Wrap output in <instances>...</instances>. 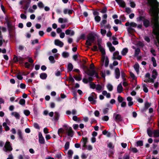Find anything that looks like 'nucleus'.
I'll return each mask as SVG.
<instances>
[{"label":"nucleus","instance_id":"obj_1","mask_svg":"<svg viewBox=\"0 0 159 159\" xmlns=\"http://www.w3.org/2000/svg\"><path fill=\"white\" fill-rule=\"evenodd\" d=\"M150 7L149 12L152 16V22L153 24V30H159L158 14L159 3L157 0H148Z\"/></svg>","mask_w":159,"mask_h":159},{"label":"nucleus","instance_id":"obj_2","mask_svg":"<svg viewBox=\"0 0 159 159\" xmlns=\"http://www.w3.org/2000/svg\"><path fill=\"white\" fill-rule=\"evenodd\" d=\"M94 66L93 64H92L90 65V69H88L87 71V74L90 76H94L97 78H98V75L95 70H93Z\"/></svg>","mask_w":159,"mask_h":159},{"label":"nucleus","instance_id":"obj_3","mask_svg":"<svg viewBox=\"0 0 159 159\" xmlns=\"http://www.w3.org/2000/svg\"><path fill=\"white\" fill-rule=\"evenodd\" d=\"M102 54V57L101 61V64L102 65L104 64L106 67L108 66L109 64V60L108 58L105 55V51L104 54Z\"/></svg>","mask_w":159,"mask_h":159},{"label":"nucleus","instance_id":"obj_4","mask_svg":"<svg viewBox=\"0 0 159 159\" xmlns=\"http://www.w3.org/2000/svg\"><path fill=\"white\" fill-rule=\"evenodd\" d=\"M12 148L10 142L7 141L3 148V150L5 152H11L12 150Z\"/></svg>","mask_w":159,"mask_h":159},{"label":"nucleus","instance_id":"obj_5","mask_svg":"<svg viewBox=\"0 0 159 159\" xmlns=\"http://www.w3.org/2000/svg\"><path fill=\"white\" fill-rule=\"evenodd\" d=\"M126 26H127V29L129 32L133 30V28H135L137 26V24L133 22L129 23L127 22L125 24Z\"/></svg>","mask_w":159,"mask_h":159},{"label":"nucleus","instance_id":"obj_6","mask_svg":"<svg viewBox=\"0 0 159 159\" xmlns=\"http://www.w3.org/2000/svg\"><path fill=\"white\" fill-rule=\"evenodd\" d=\"M63 127L65 130L66 131L68 135L72 137L73 136L74 133L72 128L66 125H64Z\"/></svg>","mask_w":159,"mask_h":159},{"label":"nucleus","instance_id":"obj_7","mask_svg":"<svg viewBox=\"0 0 159 159\" xmlns=\"http://www.w3.org/2000/svg\"><path fill=\"white\" fill-rule=\"evenodd\" d=\"M94 40V36L91 35L89 36L86 40V44L87 46H90L91 45L92 43Z\"/></svg>","mask_w":159,"mask_h":159},{"label":"nucleus","instance_id":"obj_8","mask_svg":"<svg viewBox=\"0 0 159 159\" xmlns=\"http://www.w3.org/2000/svg\"><path fill=\"white\" fill-rule=\"evenodd\" d=\"M113 118L116 122H119L122 120V118L121 116L116 113H114Z\"/></svg>","mask_w":159,"mask_h":159},{"label":"nucleus","instance_id":"obj_9","mask_svg":"<svg viewBox=\"0 0 159 159\" xmlns=\"http://www.w3.org/2000/svg\"><path fill=\"white\" fill-rule=\"evenodd\" d=\"M122 57L119 55V52L118 51H116L113 53L112 59L113 60L117 59L120 60L121 59Z\"/></svg>","mask_w":159,"mask_h":159},{"label":"nucleus","instance_id":"obj_10","mask_svg":"<svg viewBox=\"0 0 159 159\" xmlns=\"http://www.w3.org/2000/svg\"><path fill=\"white\" fill-rule=\"evenodd\" d=\"M98 45V48L100 50V51L102 53L104 54L105 53V50L104 48L102 46V40L98 39L97 41Z\"/></svg>","mask_w":159,"mask_h":159},{"label":"nucleus","instance_id":"obj_11","mask_svg":"<svg viewBox=\"0 0 159 159\" xmlns=\"http://www.w3.org/2000/svg\"><path fill=\"white\" fill-rule=\"evenodd\" d=\"M145 81L146 82L153 83L154 82L153 80L150 78V75L149 73L146 74L145 76Z\"/></svg>","mask_w":159,"mask_h":159},{"label":"nucleus","instance_id":"obj_12","mask_svg":"<svg viewBox=\"0 0 159 159\" xmlns=\"http://www.w3.org/2000/svg\"><path fill=\"white\" fill-rule=\"evenodd\" d=\"M104 86L101 85L99 84H97L96 86V89L98 93H100L102 90L104 89Z\"/></svg>","mask_w":159,"mask_h":159},{"label":"nucleus","instance_id":"obj_13","mask_svg":"<svg viewBox=\"0 0 159 159\" xmlns=\"http://www.w3.org/2000/svg\"><path fill=\"white\" fill-rule=\"evenodd\" d=\"M54 43L55 45L62 47L64 45L63 43L59 40L56 39L54 41Z\"/></svg>","mask_w":159,"mask_h":159},{"label":"nucleus","instance_id":"obj_14","mask_svg":"<svg viewBox=\"0 0 159 159\" xmlns=\"http://www.w3.org/2000/svg\"><path fill=\"white\" fill-rule=\"evenodd\" d=\"M65 33L66 35L72 36L74 35L75 32L73 30L68 29L65 31Z\"/></svg>","mask_w":159,"mask_h":159},{"label":"nucleus","instance_id":"obj_15","mask_svg":"<svg viewBox=\"0 0 159 159\" xmlns=\"http://www.w3.org/2000/svg\"><path fill=\"white\" fill-rule=\"evenodd\" d=\"M107 45L109 48V49L111 52H113L115 51V48L112 46L111 43L108 42L107 43Z\"/></svg>","mask_w":159,"mask_h":159},{"label":"nucleus","instance_id":"obj_16","mask_svg":"<svg viewBox=\"0 0 159 159\" xmlns=\"http://www.w3.org/2000/svg\"><path fill=\"white\" fill-rule=\"evenodd\" d=\"M116 2L121 7H125V4L124 2L122 0H116Z\"/></svg>","mask_w":159,"mask_h":159},{"label":"nucleus","instance_id":"obj_17","mask_svg":"<svg viewBox=\"0 0 159 159\" xmlns=\"http://www.w3.org/2000/svg\"><path fill=\"white\" fill-rule=\"evenodd\" d=\"M11 116H14L16 119H19L20 118V115L18 112H13L11 113Z\"/></svg>","mask_w":159,"mask_h":159},{"label":"nucleus","instance_id":"obj_18","mask_svg":"<svg viewBox=\"0 0 159 159\" xmlns=\"http://www.w3.org/2000/svg\"><path fill=\"white\" fill-rule=\"evenodd\" d=\"M93 14L95 16L94 19L96 21L99 22L101 20V17L98 15V12H95L93 13Z\"/></svg>","mask_w":159,"mask_h":159},{"label":"nucleus","instance_id":"obj_19","mask_svg":"<svg viewBox=\"0 0 159 159\" xmlns=\"http://www.w3.org/2000/svg\"><path fill=\"white\" fill-rule=\"evenodd\" d=\"M127 101H128V105L129 106H131L133 104V102L132 101V98L130 97H128L127 98Z\"/></svg>","mask_w":159,"mask_h":159},{"label":"nucleus","instance_id":"obj_20","mask_svg":"<svg viewBox=\"0 0 159 159\" xmlns=\"http://www.w3.org/2000/svg\"><path fill=\"white\" fill-rule=\"evenodd\" d=\"M58 22L60 23H65L67 22V20L65 18H60L58 19Z\"/></svg>","mask_w":159,"mask_h":159},{"label":"nucleus","instance_id":"obj_21","mask_svg":"<svg viewBox=\"0 0 159 159\" xmlns=\"http://www.w3.org/2000/svg\"><path fill=\"white\" fill-rule=\"evenodd\" d=\"M116 77V79H118L120 75V70L118 68H116L115 69Z\"/></svg>","mask_w":159,"mask_h":159},{"label":"nucleus","instance_id":"obj_22","mask_svg":"<svg viewBox=\"0 0 159 159\" xmlns=\"http://www.w3.org/2000/svg\"><path fill=\"white\" fill-rule=\"evenodd\" d=\"M118 92L119 93H121L123 91V88L121 84H119L117 88Z\"/></svg>","mask_w":159,"mask_h":159},{"label":"nucleus","instance_id":"obj_23","mask_svg":"<svg viewBox=\"0 0 159 159\" xmlns=\"http://www.w3.org/2000/svg\"><path fill=\"white\" fill-rule=\"evenodd\" d=\"M73 11L72 10L65 9L63 10V12L64 14H70L72 13Z\"/></svg>","mask_w":159,"mask_h":159},{"label":"nucleus","instance_id":"obj_24","mask_svg":"<svg viewBox=\"0 0 159 159\" xmlns=\"http://www.w3.org/2000/svg\"><path fill=\"white\" fill-rule=\"evenodd\" d=\"M88 100L93 104H94L96 103V101L94 98L90 96L88 98Z\"/></svg>","mask_w":159,"mask_h":159},{"label":"nucleus","instance_id":"obj_25","mask_svg":"<svg viewBox=\"0 0 159 159\" xmlns=\"http://www.w3.org/2000/svg\"><path fill=\"white\" fill-rule=\"evenodd\" d=\"M102 94L103 95L106 96L107 98H109L111 97L110 94L108 93L106 91H103L102 92Z\"/></svg>","mask_w":159,"mask_h":159},{"label":"nucleus","instance_id":"obj_26","mask_svg":"<svg viewBox=\"0 0 159 159\" xmlns=\"http://www.w3.org/2000/svg\"><path fill=\"white\" fill-rule=\"evenodd\" d=\"M73 68V65L71 63H68L67 66V70L68 71H71Z\"/></svg>","mask_w":159,"mask_h":159},{"label":"nucleus","instance_id":"obj_27","mask_svg":"<svg viewBox=\"0 0 159 159\" xmlns=\"http://www.w3.org/2000/svg\"><path fill=\"white\" fill-rule=\"evenodd\" d=\"M88 140V139L87 138H83L82 140V141L83 143V147H86V144L87 143Z\"/></svg>","mask_w":159,"mask_h":159},{"label":"nucleus","instance_id":"obj_28","mask_svg":"<svg viewBox=\"0 0 159 159\" xmlns=\"http://www.w3.org/2000/svg\"><path fill=\"white\" fill-rule=\"evenodd\" d=\"M157 75V73L156 70H154L152 71V77L153 80L155 79Z\"/></svg>","mask_w":159,"mask_h":159},{"label":"nucleus","instance_id":"obj_29","mask_svg":"<svg viewBox=\"0 0 159 159\" xmlns=\"http://www.w3.org/2000/svg\"><path fill=\"white\" fill-rule=\"evenodd\" d=\"M73 154V152L71 150H69L68 152V157L69 159H70Z\"/></svg>","mask_w":159,"mask_h":159},{"label":"nucleus","instance_id":"obj_30","mask_svg":"<svg viewBox=\"0 0 159 159\" xmlns=\"http://www.w3.org/2000/svg\"><path fill=\"white\" fill-rule=\"evenodd\" d=\"M93 80V78L92 77H89V80H88L87 79L84 78L83 80V81L84 83H87L89 81H92Z\"/></svg>","mask_w":159,"mask_h":159},{"label":"nucleus","instance_id":"obj_31","mask_svg":"<svg viewBox=\"0 0 159 159\" xmlns=\"http://www.w3.org/2000/svg\"><path fill=\"white\" fill-rule=\"evenodd\" d=\"M134 68L138 74L139 73V65L138 64L136 63L134 66Z\"/></svg>","mask_w":159,"mask_h":159},{"label":"nucleus","instance_id":"obj_32","mask_svg":"<svg viewBox=\"0 0 159 159\" xmlns=\"http://www.w3.org/2000/svg\"><path fill=\"white\" fill-rule=\"evenodd\" d=\"M143 23L144 25L146 27L149 26L150 24L149 21L147 20H144L143 21Z\"/></svg>","mask_w":159,"mask_h":159},{"label":"nucleus","instance_id":"obj_33","mask_svg":"<svg viewBox=\"0 0 159 159\" xmlns=\"http://www.w3.org/2000/svg\"><path fill=\"white\" fill-rule=\"evenodd\" d=\"M2 125L5 128L6 131H7L10 130V128L7 125V123L3 122L2 124Z\"/></svg>","mask_w":159,"mask_h":159},{"label":"nucleus","instance_id":"obj_34","mask_svg":"<svg viewBox=\"0 0 159 159\" xmlns=\"http://www.w3.org/2000/svg\"><path fill=\"white\" fill-rule=\"evenodd\" d=\"M128 52V49L127 48H124L121 52V53L122 55H125Z\"/></svg>","mask_w":159,"mask_h":159},{"label":"nucleus","instance_id":"obj_35","mask_svg":"<svg viewBox=\"0 0 159 159\" xmlns=\"http://www.w3.org/2000/svg\"><path fill=\"white\" fill-rule=\"evenodd\" d=\"M54 119L55 120H58L59 116V113L57 112H55L54 113Z\"/></svg>","mask_w":159,"mask_h":159},{"label":"nucleus","instance_id":"obj_36","mask_svg":"<svg viewBox=\"0 0 159 159\" xmlns=\"http://www.w3.org/2000/svg\"><path fill=\"white\" fill-rule=\"evenodd\" d=\"M108 90L110 91H111L113 89V86L110 84H108L107 86Z\"/></svg>","mask_w":159,"mask_h":159},{"label":"nucleus","instance_id":"obj_37","mask_svg":"<svg viewBox=\"0 0 159 159\" xmlns=\"http://www.w3.org/2000/svg\"><path fill=\"white\" fill-rule=\"evenodd\" d=\"M40 76L41 79H45L46 78L47 75L46 73H42L40 75Z\"/></svg>","mask_w":159,"mask_h":159},{"label":"nucleus","instance_id":"obj_38","mask_svg":"<svg viewBox=\"0 0 159 159\" xmlns=\"http://www.w3.org/2000/svg\"><path fill=\"white\" fill-rule=\"evenodd\" d=\"M49 60L50 61L51 63H54L55 61L54 59V57L52 56H50L49 57Z\"/></svg>","mask_w":159,"mask_h":159},{"label":"nucleus","instance_id":"obj_39","mask_svg":"<svg viewBox=\"0 0 159 159\" xmlns=\"http://www.w3.org/2000/svg\"><path fill=\"white\" fill-rule=\"evenodd\" d=\"M26 59V57L25 56H23L22 57H18L19 61L20 62H22Z\"/></svg>","mask_w":159,"mask_h":159},{"label":"nucleus","instance_id":"obj_40","mask_svg":"<svg viewBox=\"0 0 159 159\" xmlns=\"http://www.w3.org/2000/svg\"><path fill=\"white\" fill-rule=\"evenodd\" d=\"M110 74V71L109 70H107L105 72L104 74L103 73H102V76L103 78H105V75H109Z\"/></svg>","mask_w":159,"mask_h":159},{"label":"nucleus","instance_id":"obj_41","mask_svg":"<svg viewBox=\"0 0 159 159\" xmlns=\"http://www.w3.org/2000/svg\"><path fill=\"white\" fill-rule=\"evenodd\" d=\"M152 61L153 63V65L154 67L156 66L157 64L155 58L154 57H152L151 58Z\"/></svg>","mask_w":159,"mask_h":159},{"label":"nucleus","instance_id":"obj_42","mask_svg":"<svg viewBox=\"0 0 159 159\" xmlns=\"http://www.w3.org/2000/svg\"><path fill=\"white\" fill-rule=\"evenodd\" d=\"M62 56L64 58H66L69 57V54L68 52H63L62 53Z\"/></svg>","mask_w":159,"mask_h":159},{"label":"nucleus","instance_id":"obj_43","mask_svg":"<svg viewBox=\"0 0 159 159\" xmlns=\"http://www.w3.org/2000/svg\"><path fill=\"white\" fill-rule=\"evenodd\" d=\"M17 134L19 136V138L20 139H23V136H22V133H21V131L20 130H18Z\"/></svg>","mask_w":159,"mask_h":159},{"label":"nucleus","instance_id":"obj_44","mask_svg":"<svg viewBox=\"0 0 159 159\" xmlns=\"http://www.w3.org/2000/svg\"><path fill=\"white\" fill-rule=\"evenodd\" d=\"M117 100L119 102H123L124 100L123 98L120 96V95L118 96L117 98Z\"/></svg>","mask_w":159,"mask_h":159},{"label":"nucleus","instance_id":"obj_45","mask_svg":"<svg viewBox=\"0 0 159 159\" xmlns=\"http://www.w3.org/2000/svg\"><path fill=\"white\" fill-rule=\"evenodd\" d=\"M70 143L68 142H67L66 143L65 145V148L66 150H67L68 149L69 147Z\"/></svg>","mask_w":159,"mask_h":159},{"label":"nucleus","instance_id":"obj_46","mask_svg":"<svg viewBox=\"0 0 159 159\" xmlns=\"http://www.w3.org/2000/svg\"><path fill=\"white\" fill-rule=\"evenodd\" d=\"M38 5L40 8H42L44 7L43 4L41 2H39L38 4Z\"/></svg>","mask_w":159,"mask_h":159},{"label":"nucleus","instance_id":"obj_47","mask_svg":"<svg viewBox=\"0 0 159 159\" xmlns=\"http://www.w3.org/2000/svg\"><path fill=\"white\" fill-rule=\"evenodd\" d=\"M19 103L21 105H24L25 104V100L23 99H21L19 101Z\"/></svg>","mask_w":159,"mask_h":159},{"label":"nucleus","instance_id":"obj_48","mask_svg":"<svg viewBox=\"0 0 159 159\" xmlns=\"http://www.w3.org/2000/svg\"><path fill=\"white\" fill-rule=\"evenodd\" d=\"M154 136L155 137H157L159 136V131L158 130H156L154 132Z\"/></svg>","mask_w":159,"mask_h":159},{"label":"nucleus","instance_id":"obj_49","mask_svg":"<svg viewBox=\"0 0 159 159\" xmlns=\"http://www.w3.org/2000/svg\"><path fill=\"white\" fill-rule=\"evenodd\" d=\"M39 141L40 143L43 144L44 143L45 141L44 139L43 138H39Z\"/></svg>","mask_w":159,"mask_h":159},{"label":"nucleus","instance_id":"obj_50","mask_svg":"<svg viewBox=\"0 0 159 159\" xmlns=\"http://www.w3.org/2000/svg\"><path fill=\"white\" fill-rule=\"evenodd\" d=\"M143 90L145 93H147L148 92V89L146 86L145 84L143 85Z\"/></svg>","mask_w":159,"mask_h":159},{"label":"nucleus","instance_id":"obj_51","mask_svg":"<svg viewBox=\"0 0 159 159\" xmlns=\"http://www.w3.org/2000/svg\"><path fill=\"white\" fill-rule=\"evenodd\" d=\"M106 22H107L106 20L105 19L102 20L100 23L101 27H103L104 25L106 24Z\"/></svg>","mask_w":159,"mask_h":159},{"label":"nucleus","instance_id":"obj_52","mask_svg":"<svg viewBox=\"0 0 159 159\" xmlns=\"http://www.w3.org/2000/svg\"><path fill=\"white\" fill-rule=\"evenodd\" d=\"M90 88L92 89H94L96 88V85H95L93 83H91L90 84Z\"/></svg>","mask_w":159,"mask_h":159},{"label":"nucleus","instance_id":"obj_53","mask_svg":"<svg viewBox=\"0 0 159 159\" xmlns=\"http://www.w3.org/2000/svg\"><path fill=\"white\" fill-rule=\"evenodd\" d=\"M130 75L131 77L132 78L133 80H135L136 79V77L132 72H130Z\"/></svg>","mask_w":159,"mask_h":159},{"label":"nucleus","instance_id":"obj_54","mask_svg":"<svg viewBox=\"0 0 159 159\" xmlns=\"http://www.w3.org/2000/svg\"><path fill=\"white\" fill-rule=\"evenodd\" d=\"M73 120L75 121H77L78 122H79L80 121V120L76 116H74L72 118Z\"/></svg>","mask_w":159,"mask_h":159},{"label":"nucleus","instance_id":"obj_55","mask_svg":"<svg viewBox=\"0 0 159 159\" xmlns=\"http://www.w3.org/2000/svg\"><path fill=\"white\" fill-rule=\"evenodd\" d=\"M101 32L103 36H104L106 33V31L105 30L102 29L101 30Z\"/></svg>","mask_w":159,"mask_h":159},{"label":"nucleus","instance_id":"obj_56","mask_svg":"<svg viewBox=\"0 0 159 159\" xmlns=\"http://www.w3.org/2000/svg\"><path fill=\"white\" fill-rule=\"evenodd\" d=\"M24 114L26 116H29L30 114V112L29 110H25L24 111Z\"/></svg>","mask_w":159,"mask_h":159},{"label":"nucleus","instance_id":"obj_57","mask_svg":"<svg viewBox=\"0 0 159 159\" xmlns=\"http://www.w3.org/2000/svg\"><path fill=\"white\" fill-rule=\"evenodd\" d=\"M102 120L104 121H108L109 120V117L107 116H104L102 118Z\"/></svg>","mask_w":159,"mask_h":159},{"label":"nucleus","instance_id":"obj_58","mask_svg":"<svg viewBox=\"0 0 159 159\" xmlns=\"http://www.w3.org/2000/svg\"><path fill=\"white\" fill-rule=\"evenodd\" d=\"M20 17L21 19H25L27 18L26 16L24 14H21L20 15Z\"/></svg>","mask_w":159,"mask_h":159},{"label":"nucleus","instance_id":"obj_59","mask_svg":"<svg viewBox=\"0 0 159 159\" xmlns=\"http://www.w3.org/2000/svg\"><path fill=\"white\" fill-rule=\"evenodd\" d=\"M137 144L138 146H142L143 145V143L141 141H139L137 142Z\"/></svg>","mask_w":159,"mask_h":159},{"label":"nucleus","instance_id":"obj_60","mask_svg":"<svg viewBox=\"0 0 159 159\" xmlns=\"http://www.w3.org/2000/svg\"><path fill=\"white\" fill-rule=\"evenodd\" d=\"M64 130L62 128L59 129L58 131V134L60 135V134L64 132Z\"/></svg>","mask_w":159,"mask_h":159},{"label":"nucleus","instance_id":"obj_61","mask_svg":"<svg viewBox=\"0 0 159 159\" xmlns=\"http://www.w3.org/2000/svg\"><path fill=\"white\" fill-rule=\"evenodd\" d=\"M17 78L19 80H21L23 79V78L22 76L20 74H18L17 75Z\"/></svg>","mask_w":159,"mask_h":159},{"label":"nucleus","instance_id":"obj_62","mask_svg":"<svg viewBox=\"0 0 159 159\" xmlns=\"http://www.w3.org/2000/svg\"><path fill=\"white\" fill-rule=\"evenodd\" d=\"M131 150L134 153H136L138 152V150L135 148H131Z\"/></svg>","mask_w":159,"mask_h":159},{"label":"nucleus","instance_id":"obj_63","mask_svg":"<svg viewBox=\"0 0 159 159\" xmlns=\"http://www.w3.org/2000/svg\"><path fill=\"white\" fill-rule=\"evenodd\" d=\"M121 107H125L126 106V102H121Z\"/></svg>","mask_w":159,"mask_h":159},{"label":"nucleus","instance_id":"obj_64","mask_svg":"<svg viewBox=\"0 0 159 159\" xmlns=\"http://www.w3.org/2000/svg\"><path fill=\"white\" fill-rule=\"evenodd\" d=\"M86 147V148L89 150H91L93 149L92 146L90 145H88L87 146H86V147Z\"/></svg>","mask_w":159,"mask_h":159}]
</instances>
